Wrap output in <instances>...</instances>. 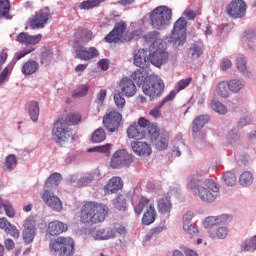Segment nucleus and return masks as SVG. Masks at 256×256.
<instances>
[{
    "label": "nucleus",
    "instance_id": "nucleus-19",
    "mask_svg": "<svg viewBox=\"0 0 256 256\" xmlns=\"http://www.w3.org/2000/svg\"><path fill=\"white\" fill-rule=\"evenodd\" d=\"M43 201L53 209L54 211H61L63 209V203L61 202V199L57 197L53 192L49 190H45L43 195H42Z\"/></svg>",
    "mask_w": 256,
    "mask_h": 256
},
{
    "label": "nucleus",
    "instance_id": "nucleus-2",
    "mask_svg": "<svg viewBox=\"0 0 256 256\" xmlns=\"http://www.w3.org/2000/svg\"><path fill=\"white\" fill-rule=\"evenodd\" d=\"M107 215H109V208L107 206L95 202H88L81 208L80 221L87 225L103 223Z\"/></svg>",
    "mask_w": 256,
    "mask_h": 256
},
{
    "label": "nucleus",
    "instance_id": "nucleus-54",
    "mask_svg": "<svg viewBox=\"0 0 256 256\" xmlns=\"http://www.w3.org/2000/svg\"><path fill=\"white\" fill-rule=\"evenodd\" d=\"M109 151H111V144L95 146L88 149V153H109Z\"/></svg>",
    "mask_w": 256,
    "mask_h": 256
},
{
    "label": "nucleus",
    "instance_id": "nucleus-32",
    "mask_svg": "<svg viewBox=\"0 0 256 256\" xmlns=\"http://www.w3.org/2000/svg\"><path fill=\"white\" fill-rule=\"evenodd\" d=\"M131 79H133L134 83H136L138 87H141V85L143 87V83L149 79V75L147 74V70L140 68L133 72Z\"/></svg>",
    "mask_w": 256,
    "mask_h": 256
},
{
    "label": "nucleus",
    "instance_id": "nucleus-60",
    "mask_svg": "<svg viewBox=\"0 0 256 256\" xmlns=\"http://www.w3.org/2000/svg\"><path fill=\"white\" fill-rule=\"evenodd\" d=\"M183 229H184L185 233L190 235V237H195V235H197V233H199V230L197 229V227H195V225H193L191 223L184 224Z\"/></svg>",
    "mask_w": 256,
    "mask_h": 256
},
{
    "label": "nucleus",
    "instance_id": "nucleus-20",
    "mask_svg": "<svg viewBox=\"0 0 256 256\" xmlns=\"http://www.w3.org/2000/svg\"><path fill=\"white\" fill-rule=\"evenodd\" d=\"M236 69L246 79H253V72L247 66V56L239 54L235 60Z\"/></svg>",
    "mask_w": 256,
    "mask_h": 256
},
{
    "label": "nucleus",
    "instance_id": "nucleus-59",
    "mask_svg": "<svg viewBox=\"0 0 256 256\" xmlns=\"http://www.w3.org/2000/svg\"><path fill=\"white\" fill-rule=\"evenodd\" d=\"M114 103L117 107V109H123L125 107V98H123V94L121 92L114 94Z\"/></svg>",
    "mask_w": 256,
    "mask_h": 256
},
{
    "label": "nucleus",
    "instance_id": "nucleus-45",
    "mask_svg": "<svg viewBox=\"0 0 256 256\" xmlns=\"http://www.w3.org/2000/svg\"><path fill=\"white\" fill-rule=\"evenodd\" d=\"M239 183L242 187L253 185V173L250 171L243 172L239 177Z\"/></svg>",
    "mask_w": 256,
    "mask_h": 256
},
{
    "label": "nucleus",
    "instance_id": "nucleus-27",
    "mask_svg": "<svg viewBox=\"0 0 256 256\" xmlns=\"http://www.w3.org/2000/svg\"><path fill=\"white\" fill-rule=\"evenodd\" d=\"M104 189L107 193L113 195V193H117V191L123 189V180L121 177L114 176L107 182Z\"/></svg>",
    "mask_w": 256,
    "mask_h": 256
},
{
    "label": "nucleus",
    "instance_id": "nucleus-26",
    "mask_svg": "<svg viewBox=\"0 0 256 256\" xmlns=\"http://www.w3.org/2000/svg\"><path fill=\"white\" fill-rule=\"evenodd\" d=\"M0 229L11 235L14 239H19V229H17V226L11 224L6 217L0 218Z\"/></svg>",
    "mask_w": 256,
    "mask_h": 256
},
{
    "label": "nucleus",
    "instance_id": "nucleus-21",
    "mask_svg": "<svg viewBox=\"0 0 256 256\" xmlns=\"http://www.w3.org/2000/svg\"><path fill=\"white\" fill-rule=\"evenodd\" d=\"M131 149L139 157L151 155V146L147 142L134 141L131 143Z\"/></svg>",
    "mask_w": 256,
    "mask_h": 256
},
{
    "label": "nucleus",
    "instance_id": "nucleus-52",
    "mask_svg": "<svg viewBox=\"0 0 256 256\" xmlns=\"http://www.w3.org/2000/svg\"><path fill=\"white\" fill-rule=\"evenodd\" d=\"M5 167L7 171H13L17 167V157L14 154H10L6 157Z\"/></svg>",
    "mask_w": 256,
    "mask_h": 256
},
{
    "label": "nucleus",
    "instance_id": "nucleus-12",
    "mask_svg": "<svg viewBox=\"0 0 256 256\" xmlns=\"http://www.w3.org/2000/svg\"><path fill=\"white\" fill-rule=\"evenodd\" d=\"M245 11H247V5L243 0H233L227 7L226 13L234 19H241L245 17Z\"/></svg>",
    "mask_w": 256,
    "mask_h": 256
},
{
    "label": "nucleus",
    "instance_id": "nucleus-53",
    "mask_svg": "<svg viewBox=\"0 0 256 256\" xmlns=\"http://www.w3.org/2000/svg\"><path fill=\"white\" fill-rule=\"evenodd\" d=\"M94 179H95V176L93 174H88V175L82 176L77 181V186L78 187H87V185H90V183H93Z\"/></svg>",
    "mask_w": 256,
    "mask_h": 256
},
{
    "label": "nucleus",
    "instance_id": "nucleus-3",
    "mask_svg": "<svg viewBox=\"0 0 256 256\" xmlns=\"http://www.w3.org/2000/svg\"><path fill=\"white\" fill-rule=\"evenodd\" d=\"M81 123V114H68L66 119H59L52 128V137L55 143H65L72 133L69 125H78Z\"/></svg>",
    "mask_w": 256,
    "mask_h": 256
},
{
    "label": "nucleus",
    "instance_id": "nucleus-41",
    "mask_svg": "<svg viewBox=\"0 0 256 256\" xmlns=\"http://www.w3.org/2000/svg\"><path fill=\"white\" fill-rule=\"evenodd\" d=\"M189 55L191 59H199L203 55V44L199 42L192 44L189 48Z\"/></svg>",
    "mask_w": 256,
    "mask_h": 256
},
{
    "label": "nucleus",
    "instance_id": "nucleus-61",
    "mask_svg": "<svg viewBox=\"0 0 256 256\" xmlns=\"http://www.w3.org/2000/svg\"><path fill=\"white\" fill-rule=\"evenodd\" d=\"M88 92H89V86L88 85H82L73 92L72 97H85V95Z\"/></svg>",
    "mask_w": 256,
    "mask_h": 256
},
{
    "label": "nucleus",
    "instance_id": "nucleus-22",
    "mask_svg": "<svg viewBox=\"0 0 256 256\" xmlns=\"http://www.w3.org/2000/svg\"><path fill=\"white\" fill-rule=\"evenodd\" d=\"M41 39H43L41 34L29 35L27 32H21L17 36L16 41L21 43V45H37V43L41 42Z\"/></svg>",
    "mask_w": 256,
    "mask_h": 256
},
{
    "label": "nucleus",
    "instance_id": "nucleus-38",
    "mask_svg": "<svg viewBox=\"0 0 256 256\" xmlns=\"http://www.w3.org/2000/svg\"><path fill=\"white\" fill-rule=\"evenodd\" d=\"M226 139L231 145H237L241 141V135H239L238 128H231L226 134Z\"/></svg>",
    "mask_w": 256,
    "mask_h": 256
},
{
    "label": "nucleus",
    "instance_id": "nucleus-55",
    "mask_svg": "<svg viewBox=\"0 0 256 256\" xmlns=\"http://www.w3.org/2000/svg\"><path fill=\"white\" fill-rule=\"evenodd\" d=\"M146 131H147L148 135H150L151 141H153L159 137V128L157 127L156 124H150L146 128Z\"/></svg>",
    "mask_w": 256,
    "mask_h": 256
},
{
    "label": "nucleus",
    "instance_id": "nucleus-36",
    "mask_svg": "<svg viewBox=\"0 0 256 256\" xmlns=\"http://www.w3.org/2000/svg\"><path fill=\"white\" fill-rule=\"evenodd\" d=\"M256 251V235L251 238H246L240 243V251L247 253L249 251Z\"/></svg>",
    "mask_w": 256,
    "mask_h": 256
},
{
    "label": "nucleus",
    "instance_id": "nucleus-15",
    "mask_svg": "<svg viewBox=\"0 0 256 256\" xmlns=\"http://www.w3.org/2000/svg\"><path fill=\"white\" fill-rule=\"evenodd\" d=\"M125 31H127V23L125 21L117 22L113 30L105 36L106 43H117L121 41Z\"/></svg>",
    "mask_w": 256,
    "mask_h": 256
},
{
    "label": "nucleus",
    "instance_id": "nucleus-31",
    "mask_svg": "<svg viewBox=\"0 0 256 256\" xmlns=\"http://www.w3.org/2000/svg\"><path fill=\"white\" fill-rule=\"evenodd\" d=\"M23 75H33L39 71V62L35 60H28L21 68Z\"/></svg>",
    "mask_w": 256,
    "mask_h": 256
},
{
    "label": "nucleus",
    "instance_id": "nucleus-49",
    "mask_svg": "<svg viewBox=\"0 0 256 256\" xmlns=\"http://www.w3.org/2000/svg\"><path fill=\"white\" fill-rule=\"evenodd\" d=\"M9 9H11L9 0H0V17H4V19H11Z\"/></svg>",
    "mask_w": 256,
    "mask_h": 256
},
{
    "label": "nucleus",
    "instance_id": "nucleus-42",
    "mask_svg": "<svg viewBox=\"0 0 256 256\" xmlns=\"http://www.w3.org/2000/svg\"><path fill=\"white\" fill-rule=\"evenodd\" d=\"M63 181V177L61 173L54 172L51 174L45 182V187H57L59 183Z\"/></svg>",
    "mask_w": 256,
    "mask_h": 256
},
{
    "label": "nucleus",
    "instance_id": "nucleus-1",
    "mask_svg": "<svg viewBox=\"0 0 256 256\" xmlns=\"http://www.w3.org/2000/svg\"><path fill=\"white\" fill-rule=\"evenodd\" d=\"M186 188L203 203H215L219 197V185L206 178L203 171H196L188 176Z\"/></svg>",
    "mask_w": 256,
    "mask_h": 256
},
{
    "label": "nucleus",
    "instance_id": "nucleus-63",
    "mask_svg": "<svg viewBox=\"0 0 256 256\" xmlns=\"http://www.w3.org/2000/svg\"><path fill=\"white\" fill-rule=\"evenodd\" d=\"M185 147L182 142L174 145L171 149L172 157H181V150Z\"/></svg>",
    "mask_w": 256,
    "mask_h": 256
},
{
    "label": "nucleus",
    "instance_id": "nucleus-6",
    "mask_svg": "<svg viewBox=\"0 0 256 256\" xmlns=\"http://www.w3.org/2000/svg\"><path fill=\"white\" fill-rule=\"evenodd\" d=\"M163 89H165L163 80L155 74L149 75L148 79L142 86L144 95H147V97L150 98V101H153L156 97H161Z\"/></svg>",
    "mask_w": 256,
    "mask_h": 256
},
{
    "label": "nucleus",
    "instance_id": "nucleus-58",
    "mask_svg": "<svg viewBox=\"0 0 256 256\" xmlns=\"http://www.w3.org/2000/svg\"><path fill=\"white\" fill-rule=\"evenodd\" d=\"M3 207L7 217H10V219H13V217H15V208H13V205L11 204V202L5 200Z\"/></svg>",
    "mask_w": 256,
    "mask_h": 256
},
{
    "label": "nucleus",
    "instance_id": "nucleus-57",
    "mask_svg": "<svg viewBox=\"0 0 256 256\" xmlns=\"http://www.w3.org/2000/svg\"><path fill=\"white\" fill-rule=\"evenodd\" d=\"M191 81H193L192 78H186L183 80H180L177 85H176V90L175 93H179V91H183V89H187V87H189V85L191 84Z\"/></svg>",
    "mask_w": 256,
    "mask_h": 256
},
{
    "label": "nucleus",
    "instance_id": "nucleus-25",
    "mask_svg": "<svg viewBox=\"0 0 256 256\" xmlns=\"http://www.w3.org/2000/svg\"><path fill=\"white\" fill-rule=\"evenodd\" d=\"M146 43H150L152 49L157 47H163V39L161 38V33L158 31H150L143 36Z\"/></svg>",
    "mask_w": 256,
    "mask_h": 256
},
{
    "label": "nucleus",
    "instance_id": "nucleus-51",
    "mask_svg": "<svg viewBox=\"0 0 256 256\" xmlns=\"http://www.w3.org/2000/svg\"><path fill=\"white\" fill-rule=\"evenodd\" d=\"M113 205L118 211H125L127 209V201L125 200L124 195H118L117 198L113 201Z\"/></svg>",
    "mask_w": 256,
    "mask_h": 256
},
{
    "label": "nucleus",
    "instance_id": "nucleus-34",
    "mask_svg": "<svg viewBox=\"0 0 256 256\" xmlns=\"http://www.w3.org/2000/svg\"><path fill=\"white\" fill-rule=\"evenodd\" d=\"M127 135L130 139H143L145 137V130H142L141 126L137 124H132L127 129Z\"/></svg>",
    "mask_w": 256,
    "mask_h": 256
},
{
    "label": "nucleus",
    "instance_id": "nucleus-24",
    "mask_svg": "<svg viewBox=\"0 0 256 256\" xmlns=\"http://www.w3.org/2000/svg\"><path fill=\"white\" fill-rule=\"evenodd\" d=\"M134 65L140 69H147L149 67V57H147V50L140 49L134 53Z\"/></svg>",
    "mask_w": 256,
    "mask_h": 256
},
{
    "label": "nucleus",
    "instance_id": "nucleus-44",
    "mask_svg": "<svg viewBox=\"0 0 256 256\" xmlns=\"http://www.w3.org/2000/svg\"><path fill=\"white\" fill-rule=\"evenodd\" d=\"M51 61H53V51L45 48L41 53L40 63L41 65H44V67H47L51 64Z\"/></svg>",
    "mask_w": 256,
    "mask_h": 256
},
{
    "label": "nucleus",
    "instance_id": "nucleus-33",
    "mask_svg": "<svg viewBox=\"0 0 256 256\" xmlns=\"http://www.w3.org/2000/svg\"><path fill=\"white\" fill-rule=\"evenodd\" d=\"M113 237H115L113 229L106 230L105 228H101L96 230L94 234L95 241H107L109 239H113Z\"/></svg>",
    "mask_w": 256,
    "mask_h": 256
},
{
    "label": "nucleus",
    "instance_id": "nucleus-10",
    "mask_svg": "<svg viewBox=\"0 0 256 256\" xmlns=\"http://www.w3.org/2000/svg\"><path fill=\"white\" fill-rule=\"evenodd\" d=\"M133 163V155L129 154L127 150H117L111 159L110 167L112 169H119L120 167H129Z\"/></svg>",
    "mask_w": 256,
    "mask_h": 256
},
{
    "label": "nucleus",
    "instance_id": "nucleus-29",
    "mask_svg": "<svg viewBox=\"0 0 256 256\" xmlns=\"http://www.w3.org/2000/svg\"><path fill=\"white\" fill-rule=\"evenodd\" d=\"M64 231H67V226L61 221L56 220L48 224L47 232L49 235H52V237L61 235V233H64Z\"/></svg>",
    "mask_w": 256,
    "mask_h": 256
},
{
    "label": "nucleus",
    "instance_id": "nucleus-39",
    "mask_svg": "<svg viewBox=\"0 0 256 256\" xmlns=\"http://www.w3.org/2000/svg\"><path fill=\"white\" fill-rule=\"evenodd\" d=\"M152 143H154L158 151H163L167 149L169 145V136L167 135L158 136L156 139L152 140Z\"/></svg>",
    "mask_w": 256,
    "mask_h": 256
},
{
    "label": "nucleus",
    "instance_id": "nucleus-62",
    "mask_svg": "<svg viewBox=\"0 0 256 256\" xmlns=\"http://www.w3.org/2000/svg\"><path fill=\"white\" fill-rule=\"evenodd\" d=\"M215 225H219L217 222V216H209L203 222V226L205 227V229L215 227Z\"/></svg>",
    "mask_w": 256,
    "mask_h": 256
},
{
    "label": "nucleus",
    "instance_id": "nucleus-14",
    "mask_svg": "<svg viewBox=\"0 0 256 256\" xmlns=\"http://www.w3.org/2000/svg\"><path fill=\"white\" fill-rule=\"evenodd\" d=\"M51 17V12L49 8H44L36 12V14L30 20V27L32 29H43Z\"/></svg>",
    "mask_w": 256,
    "mask_h": 256
},
{
    "label": "nucleus",
    "instance_id": "nucleus-4",
    "mask_svg": "<svg viewBox=\"0 0 256 256\" xmlns=\"http://www.w3.org/2000/svg\"><path fill=\"white\" fill-rule=\"evenodd\" d=\"M134 206V211L136 215H141L143 213V209L147 207L146 211L142 217V223L144 225H151L155 223L157 219V211L155 210V204L151 202L147 197H140L138 203L135 205V202H132Z\"/></svg>",
    "mask_w": 256,
    "mask_h": 256
},
{
    "label": "nucleus",
    "instance_id": "nucleus-17",
    "mask_svg": "<svg viewBox=\"0 0 256 256\" xmlns=\"http://www.w3.org/2000/svg\"><path fill=\"white\" fill-rule=\"evenodd\" d=\"M91 39H93V32L91 30L83 29V27H79L74 33V44L76 47L87 45Z\"/></svg>",
    "mask_w": 256,
    "mask_h": 256
},
{
    "label": "nucleus",
    "instance_id": "nucleus-18",
    "mask_svg": "<svg viewBox=\"0 0 256 256\" xmlns=\"http://www.w3.org/2000/svg\"><path fill=\"white\" fill-rule=\"evenodd\" d=\"M76 57L82 61H89V59H95L99 57V50L95 47L86 48L84 46H76L75 48Z\"/></svg>",
    "mask_w": 256,
    "mask_h": 256
},
{
    "label": "nucleus",
    "instance_id": "nucleus-13",
    "mask_svg": "<svg viewBox=\"0 0 256 256\" xmlns=\"http://www.w3.org/2000/svg\"><path fill=\"white\" fill-rule=\"evenodd\" d=\"M155 49L152 51L148 56V61L154 67H161V65H165L167 63V60L169 59V54L165 49H163V46L152 48Z\"/></svg>",
    "mask_w": 256,
    "mask_h": 256
},
{
    "label": "nucleus",
    "instance_id": "nucleus-50",
    "mask_svg": "<svg viewBox=\"0 0 256 256\" xmlns=\"http://www.w3.org/2000/svg\"><path fill=\"white\" fill-rule=\"evenodd\" d=\"M210 107L212 110L215 111V113H218L219 115L227 114V107H225V105H223V103L219 101L212 100L210 103Z\"/></svg>",
    "mask_w": 256,
    "mask_h": 256
},
{
    "label": "nucleus",
    "instance_id": "nucleus-48",
    "mask_svg": "<svg viewBox=\"0 0 256 256\" xmlns=\"http://www.w3.org/2000/svg\"><path fill=\"white\" fill-rule=\"evenodd\" d=\"M222 179L228 187H234L237 183V176H235V173L231 171L224 172L222 175Z\"/></svg>",
    "mask_w": 256,
    "mask_h": 256
},
{
    "label": "nucleus",
    "instance_id": "nucleus-46",
    "mask_svg": "<svg viewBox=\"0 0 256 256\" xmlns=\"http://www.w3.org/2000/svg\"><path fill=\"white\" fill-rule=\"evenodd\" d=\"M93 143H103L105 139H107V133L105 132V129L98 128L96 129L91 136Z\"/></svg>",
    "mask_w": 256,
    "mask_h": 256
},
{
    "label": "nucleus",
    "instance_id": "nucleus-9",
    "mask_svg": "<svg viewBox=\"0 0 256 256\" xmlns=\"http://www.w3.org/2000/svg\"><path fill=\"white\" fill-rule=\"evenodd\" d=\"M123 116L117 110H112L103 116V125L109 133H117L121 127Z\"/></svg>",
    "mask_w": 256,
    "mask_h": 256
},
{
    "label": "nucleus",
    "instance_id": "nucleus-64",
    "mask_svg": "<svg viewBox=\"0 0 256 256\" xmlns=\"http://www.w3.org/2000/svg\"><path fill=\"white\" fill-rule=\"evenodd\" d=\"M255 37H256V34L253 31L246 33L245 39L246 41H248L247 45L249 49H253V42L255 41Z\"/></svg>",
    "mask_w": 256,
    "mask_h": 256
},
{
    "label": "nucleus",
    "instance_id": "nucleus-47",
    "mask_svg": "<svg viewBox=\"0 0 256 256\" xmlns=\"http://www.w3.org/2000/svg\"><path fill=\"white\" fill-rule=\"evenodd\" d=\"M105 0H86L79 4V9L84 11H89L95 7H99L101 3H104Z\"/></svg>",
    "mask_w": 256,
    "mask_h": 256
},
{
    "label": "nucleus",
    "instance_id": "nucleus-37",
    "mask_svg": "<svg viewBox=\"0 0 256 256\" xmlns=\"http://www.w3.org/2000/svg\"><path fill=\"white\" fill-rule=\"evenodd\" d=\"M245 87V81L242 79H231L228 81V89L231 93H239Z\"/></svg>",
    "mask_w": 256,
    "mask_h": 256
},
{
    "label": "nucleus",
    "instance_id": "nucleus-7",
    "mask_svg": "<svg viewBox=\"0 0 256 256\" xmlns=\"http://www.w3.org/2000/svg\"><path fill=\"white\" fill-rule=\"evenodd\" d=\"M50 249L59 256H71L75 253V242L72 238L59 237L50 243Z\"/></svg>",
    "mask_w": 256,
    "mask_h": 256
},
{
    "label": "nucleus",
    "instance_id": "nucleus-30",
    "mask_svg": "<svg viewBox=\"0 0 256 256\" xmlns=\"http://www.w3.org/2000/svg\"><path fill=\"white\" fill-rule=\"evenodd\" d=\"M177 95V92L175 90L170 91L169 95H167L161 103H159L154 109L151 110L150 115L154 117L155 119H159L161 117V109L165 103H169V101H173L175 99V96Z\"/></svg>",
    "mask_w": 256,
    "mask_h": 256
},
{
    "label": "nucleus",
    "instance_id": "nucleus-28",
    "mask_svg": "<svg viewBox=\"0 0 256 256\" xmlns=\"http://www.w3.org/2000/svg\"><path fill=\"white\" fill-rule=\"evenodd\" d=\"M157 207L161 215H169L171 213V209H173V204L169 197L164 196L157 200Z\"/></svg>",
    "mask_w": 256,
    "mask_h": 256
},
{
    "label": "nucleus",
    "instance_id": "nucleus-5",
    "mask_svg": "<svg viewBox=\"0 0 256 256\" xmlns=\"http://www.w3.org/2000/svg\"><path fill=\"white\" fill-rule=\"evenodd\" d=\"M172 12L171 9L166 6H159L155 8L150 14V25L153 29L161 31L169 27L171 21Z\"/></svg>",
    "mask_w": 256,
    "mask_h": 256
},
{
    "label": "nucleus",
    "instance_id": "nucleus-8",
    "mask_svg": "<svg viewBox=\"0 0 256 256\" xmlns=\"http://www.w3.org/2000/svg\"><path fill=\"white\" fill-rule=\"evenodd\" d=\"M171 39L178 45H183L187 39V20L180 17L175 23L171 32Z\"/></svg>",
    "mask_w": 256,
    "mask_h": 256
},
{
    "label": "nucleus",
    "instance_id": "nucleus-23",
    "mask_svg": "<svg viewBox=\"0 0 256 256\" xmlns=\"http://www.w3.org/2000/svg\"><path fill=\"white\" fill-rule=\"evenodd\" d=\"M120 88L123 95L126 97H133L135 93H137V86H135V82L129 78H123L120 81Z\"/></svg>",
    "mask_w": 256,
    "mask_h": 256
},
{
    "label": "nucleus",
    "instance_id": "nucleus-35",
    "mask_svg": "<svg viewBox=\"0 0 256 256\" xmlns=\"http://www.w3.org/2000/svg\"><path fill=\"white\" fill-rule=\"evenodd\" d=\"M227 235H229V228L226 226H220L215 231L210 230L209 231V237L210 239H227Z\"/></svg>",
    "mask_w": 256,
    "mask_h": 256
},
{
    "label": "nucleus",
    "instance_id": "nucleus-40",
    "mask_svg": "<svg viewBox=\"0 0 256 256\" xmlns=\"http://www.w3.org/2000/svg\"><path fill=\"white\" fill-rule=\"evenodd\" d=\"M229 91V82L222 81L219 82L216 86L217 95L223 99H227V97H229Z\"/></svg>",
    "mask_w": 256,
    "mask_h": 256
},
{
    "label": "nucleus",
    "instance_id": "nucleus-16",
    "mask_svg": "<svg viewBox=\"0 0 256 256\" xmlns=\"http://www.w3.org/2000/svg\"><path fill=\"white\" fill-rule=\"evenodd\" d=\"M37 229L35 228V220L33 218H27L24 221V229L22 232L23 241L26 245L29 243H33V239H35V235L37 234Z\"/></svg>",
    "mask_w": 256,
    "mask_h": 256
},
{
    "label": "nucleus",
    "instance_id": "nucleus-56",
    "mask_svg": "<svg viewBox=\"0 0 256 256\" xmlns=\"http://www.w3.org/2000/svg\"><path fill=\"white\" fill-rule=\"evenodd\" d=\"M251 123H253V117L246 115L239 119L236 129H243V127H247V125H251Z\"/></svg>",
    "mask_w": 256,
    "mask_h": 256
},
{
    "label": "nucleus",
    "instance_id": "nucleus-11",
    "mask_svg": "<svg viewBox=\"0 0 256 256\" xmlns=\"http://www.w3.org/2000/svg\"><path fill=\"white\" fill-rule=\"evenodd\" d=\"M211 117L207 114L197 116L192 122V133L195 139L201 143H205V133L201 132L203 127L209 123Z\"/></svg>",
    "mask_w": 256,
    "mask_h": 256
},
{
    "label": "nucleus",
    "instance_id": "nucleus-43",
    "mask_svg": "<svg viewBox=\"0 0 256 256\" xmlns=\"http://www.w3.org/2000/svg\"><path fill=\"white\" fill-rule=\"evenodd\" d=\"M28 113L30 116V119L36 123V121H38L39 119V103L32 101L29 103L28 106Z\"/></svg>",
    "mask_w": 256,
    "mask_h": 256
}]
</instances>
